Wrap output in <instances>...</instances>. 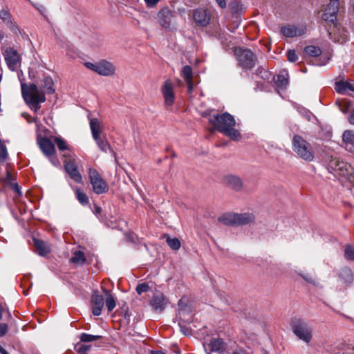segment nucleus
<instances>
[{"label": "nucleus", "mask_w": 354, "mask_h": 354, "mask_svg": "<svg viewBox=\"0 0 354 354\" xmlns=\"http://www.w3.org/2000/svg\"><path fill=\"white\" fill-rule=\"evenodd\" d=\"M209 122L215 129L232 140H239L241 138L240 133L234 129L236 122L232 115L227 113L214 115L209 119Z\"/></svg>", "instance_id": "nucleus-1"}, {"label": "nucleus", "mask_w": 354, "mask_h": 354, "mask_svg": "<svg viewBox=\"0 0 354 354\" xmlns=\"http://www.w3.org/2000/svg\"><path fill=\"white\" fill-rule=\"evenodd\" d=\"M21 93L26 102L35 112H37L40 109L39 104L46 101L44 92L39 90L35 84H31L28 87L25 84H22Z\"/></svg>", "instance_id": "nucleus-2"}, {"label": "nucleus", "mask_w": 354, "mask_h": 354, "mask_svg": "<svg viewBox=\"0 0 354 354\" xmlns=\"http://www.w3.org/2000/svg\"><path fill=\"white\" fill-rule=\"evenodd\" d=\"M292 150L301 159L312 162L315 158V152L312 145L301 136L295 135L292 138Z\"/></svg>", "instance_id": "nucleus-3"}, {"label": "nucleus", "mask_w": 354, "mask_h": 354, "mask_svg": "<svg viewBox=\"0 0 354 354\" xmlns=\"http://www.w3.org/2000/svg\"><path fill=\"white\" fill-rule=\"evenodd\" d=\"M294 334L301 340L309 344L313 339L312 328L305 322L298 319L292 323Z\"/></svg>", "instance_id": "nucleus-4"}, {"label": "nucleus", "mask_w": 354, "mask_h": 354, "mask_svg": "<svg viewBox=\"0 0 354 354\" xmlns=\"http://www.w3.org/2000/svg\"><path fill=\"white\" fill-rule=\"evenodd\" d=\"M239 65L244 69H252L256 64L257 58L254 53L248 49L241 48L235 50Z\"/></svg>", "instance_id": "nucleus-5"}, {"label": "nucleus", "mask_w": 354, "mask_h": 354, "mask_svg": "<svg viewBox=\"0 0 354 354\" xmlns=\"http://www.w3.org/2000/svg\"><path fill=\"white\" fill-rule=\"evenodd\" d=\"M88 177L93 190L95 194H102L108 192L109 186L107 183L102 178L96 169L90 168Z\"/></svg>", "instance_id": "nucleus-6"}, {"label": "nucleus", "mask_w": 354, "mask_h": 354, "mask_svg": "<svg viewBox=\"0 0 354 354\" xmlns=\"http://www.w3.org/2000/svg\"><path fill=\"white\" fill-rule=\"evenodd\" d=\"M339 3L338 0H330L322 14V19L328 24H333L335 26L337 14L339 11Z\"/></svg>", "instance_id": "nucleus-7"}, {"label": "nucleus", "mask_w": 354, "mask_h": 354, "mask_svg": "<svg viewBox=\"0 0 354 354\" xmlns=\"http://www.w3.org/2000/svg\"><path fill=\"white\" fill-rule=\"evenodd\" d=\"M3 55L9 69L15 71L20 66L21 57L17 50L8 47L4 50Z\"/></svg>", "instance_id": "nucleus-8"}, {"label": "nucleus", "mask_w": 354, "mask_h": 354, "mask_svg": "<svg viewBox=\"0 0 354 354\" xmlns=\"http://www.w3.org/2000/svg\"><path fill=\"white\" fill-rule=\"evenodd\" d=\"M193 19L201 27L207 26L211 20V13L207 9L198 8L193 11Z\"/></svg>", "instance_id": "nucleus-9"}, {"label": "nucleus", "mask_w": 354, "mask_h": 354, "mask_svg": "<svg viewBox=\"0 0 354 354\" xmlns=\"http://www.w3.org/2000/svg\"><path fill=\"white\" fill-rule=\"evenodd\" d=\"M349 165L340 160L337 157L330 156L328 160V169L330 172H337L339 175L344 176L346 174Z\"/></svg>", "instance_id": "nucleus-10"}, {"label": "nucleus", "mask_w": 354, "mask_h": 354, "mask_svg": "<svg viewBox=\"0 0 354 354\" xmlns=\"http://www.w3.org/2000/svg\"><path fill=\"white\" fill-rule=\"evenodd\" d=\"M161 92L165 100V104L167 106H171L174 103L175 95L174 88L170 80H167L161 88Z\"/></svg>", "instance_id": "nucleus-11"}, {"label": "nucleus", "mask_w": 354, "mask_h": 354, "mask_svg": "<svg viewBox=\"0 0 354 354\" xmlns=\"http://www.w3.org/2000/svg\"><path fill=\"white\" fill-rule=\"evenodd\" d=\"M223 181L227 187L234 191L239 192L243 189V181L237 176L232 174L227 175L224 176Z\"/></svg>", "instance_id": "nucleus-12"}, {"label": "nucleus", "mask_w": 354, "mask_h": 354, "mask_svg": "<svg viewBox=\"0 0 354 354\" xmlns=\"http://www.w3.org/2000/svg\"><path fill=\"white\" fill-rule=\"evenodd\" d=\"M306 28L304 26L287 25L281 28V32L286 37H299L304 35Z\"/></svg>", "instance_id": "nucleus-13"}, {"label": "nucleus", "mask_w": 354, "mask_h": 354, "mask_svg": "<svg viewBox=\"0 0 354 354\" xmlns=\"http://www.w3.org/2000/svg\"><path fill=\"white\" fill-rule=\"evenodd\" d=\"M205 349L209 354H222L225 350V345L221 339L212 338L209 344L207 346H205Z\"/></svg>", "instance_id": "nucleus-14"}, {"label": "nucleus", "mask_w": 354, "mask_h": 354, "mask_svg": "<svg viewBox=\"0 0 354 354\" xmlns=\"http://www.w3.org/2000/svg\"><path fill=\"white\" fill-rule=\"evenodd\" d=\"M64 166L66 172L76 183H81L82 176L77 171V165L74 160H66L64 161Z\"/></svg>", "instance_id": "nucleus-15"}, {"label": "nucleus", "mask_w": 354, "mask_h": 354, "mask_svg": "<svg viewBox=\"0 0 354 354\" xmlns=\"http://www.w3.org/2000/svg\"><path fill=\"white\" fill-rule=\"evenodd\" d=\"M91 302L93 314L95 316H99L101 314L102 309L104 305V299L102 295H100L97 291H95L91 296Z\"/></svg>", "instance_id": "nucleus-16"}, {"label": "nucleus", "mask_w": 354, "mask_h": 354, "mask_svg": "<svg viewBox=\"0 0 354 354\" xmlns=\"http://www.w3.org/2000/svg\"><path fill=\"white\" fill-rule=\"evenodd\" d=\"M38 144L45 156L50 157L51 156L55 155L56 149L54 144L50 140L46 138H41L38 140Z\"/></svg>", "instance_id": "nucleus-17"}, {"label": "nucleus", "mask_w": 354, "mask_h": 354, "mask_svg": "<svg viewBox=\"0 0 354 354\" xmlns=\"http://www.w3.org/2000/svg\"><path fill=\"white\" fill-rule=\"evenodd\" d=\"M172 12L167 8H162L158 14V18L160 26L165 28H169L172 19Z\"/></svg>", "instance_id": "nucleus-18"}, {"label": "nucleus", "mask_w": 354, "mask_h": 354, "mask_svg": "<svg viewBox=\"0 0 354 354\" xmlns=\"http://www.w3.org/2000/svg\"><path fill=\"white\" fill-rule=\"evenodd\" d=\"M115 71V68L114 66L107 61L103 60L97 64L96 73L99 75L109 76L113 75Z\"/></svg>", "instance_id": "nucleus-19"}, {"label": "nucleus", "mask_w": 354, "mask_h": 354, "mask_svg": "<svg viewBox=\"0 0 354 354\" xmlns=\"http://www.w3.org/2000/svg\"><path fill=\"white\" fill-rule=\"evenodd\" d=\"M335 91L340 94H346L354 97V84L348 82L339 81L335 83Z\"/></svg>", "instance_id": "nucleus-20"}, {"label": "nucleus", "mask_w": 354, "mask_h": 354, "mask_svg": "<svg viewBox=\"0 0 354 354\" xmlns=\"http://www.w3.org/2000/svg\"><path fill=\"white\" fill-rule=\"evenodd\" d=\"M150 304L156 312L161 313L165 309L167 301L162 294H157L153 297Z\"/></svg>", "instance_id": "nucleus-21"}, {"label": "nucleus", "mask_w": 354, "mask_h": 354, "mask_svg": "<svg viewBox=\"0 0 354 354\" xmlns=\"http://www.w3.org/2000/svg\"><path fill=\"white\" fill-rule=\"evenodd\" d=\"M342 142L345 148L351 151H354V131L346 130L342 134Z\"/></svg>", "instance_id": "nucleus-22"}, {"label": "nucleus", "mask_w": 354, "mask_h": 354, "mask_svg": "<svg viewBox=\"0 0 354 354\" xmlns=\"http://www.w3.org/2000/svg\"><path fill=\"white\" fill-rule=\"evenodd\" d=\"M89 124L93 139H97V137L102 136V124L98 119L91 118Z\"/></svg>", "instance_id": "nucleus-23"}, {"label": "nucleus", "mask_w": 354, "mask_h": 354, "mask_svg": "<svg viewBox=\"0 0 354 354\" xmlns=\"http://www.w3.org/2000/svg\"><path fill=\"white\" fill-rule=\"evenodd\" d=\"M181 76L185 79L187 86H188V92H191L193 89V73L192 68L189 66H185L182 68L181 71Z\"/></svg>", "instance_id": "nucleus-24"}, {"label": "nucleus", "mask_w": 354, "mask_h": 354, "mask_svg": "<svg viewBox=\"0 0 354 354\" xmlns=\"http://www.w3.org/2000/svg\"><path fill=\"white\" fill-rule=\"evenodd\" d=\"M236 225H243L253 223L255 220V216L251 213H236Z\"/></svg>", "instance_id": "nucleus-25"}, {"label": "nucleus", "mask_w": 354, "mask_h": 354, "mask_svg": "<svg viewBox=\"0 0 354 354\" xmlns=\"http://www.w3.org/2000/svg\"><path fill=\"white\" fill-rule=\"evenodd\" d=\"M236 213L232 212L225 213L218 218L219 223L229 226L236 225Z\"/></svg>", "instance_id": "nucleus-26"}, {"label": "nucleus", "mask_w": 354, "mask_h": 354, "mask_svg": "<svg viewBox=\"0 0 354 354\" xmlns=\"http://www.w3.org/2000/svg\"><path fill=\"white\" fill-rule=\"evenodd\" d=\"M0 18L12 31L17 33V31L19 30L18 28L12 23L10 15L7 10L3 9L0 11Z\"/></svg>", "instance_id": "nucleus-27"}, {"label": "nucleus", "mask_w": 354, "mask_h": 354, "mask_svg": "<svg viewBox=\"0 0 354 354\" xmlns=\"http://www.w3.org/2000/svg\"><path fill=\"white\" fill-rule=\"evenodd\" d=\"M33 242L35 249L39 255L44 256L50 252V247L46 242L36 239H33Z\"/></svg>", "instance_id": "nucleus-28"}, {"label": "nucleus", "mask_w": 354, "mask_h": 354, "mask_svg": "<svg viewBox=\"0 0 354 354\" xmlns=\"http://www.w3.org/2000/svg\"><path fill=\"white\" fill-rule=\"evenodd\" d=\"M339 278L346 284H351L353 280V274L352 270L349 268H344L340 271Z\"/></svg>", "instance_id": "nucleus-29"}, {"label": "nucleus", "mask_w": 354, "mask_h": 354, "mask_svg": "<svg viewBox=\"0 0 354 354\" xmlns=\"http://www.w3.org/2000/svg\"><path fill=\"white\" fill-rule=\"evenodd\" d=\"M98 147L104 152L106 153L108 151H112L110 145L104 136L97 137V139H94Z\"/></svg>", "instance_id": "nucleus-30"}, {"label": "nucleus", "mask_w": 354, "mask_h": 354, "mask_svg": "<svg viewBox=\"0 0 354 354\" xmlns=\"http://www.w3.org/2000/svg\"><path fill=\"white\" fill-rule=\"evenodd\" d=\"M106 297L105 299V305L109 312H111L115 307V299L114 297L109 292L105 291Z\"/></svg>", "instance_id": "nucleus-31"}, {"label": "nucleus", "mask_w": 354, "mask_h": 354, "mask_svg": "<svg viewBox=\"0 0 354 354\" xmlns=\"http://www.w3.org/2000/svg\"><path fill=\"white\" fill-rule=\"evenodd\" d=\"M71 261L74 263L83 264L86 261L84 252L80 250L75 251L71 259Z\"/></svg>", "instance_id": "nucleus-32"}, {"label": "nucleus", "mask_w": 354, "mask_h": 354, "mask_svg": "<svg viewBox=\"0 0 354 354\" xmlns=\"http://www.w3.org/2000/svg\"><path fill=\"white\" fill-rule=\"evenodd\" d=\"M304 52L307 55L311 57H317L321 55L322 50L319 47L315 46H308L304 48Z\"/></svg>", "instance_id": "nucleus-33"}, {"label": "nucleus", "mask_w": 354, "mask_h": 354, "mask_svg": "<svg viewBox=\"0 0 354 354\" xmlns=\"http://www.w3.org/2000/svg\"><path fill=\"white\" fill-rule=\"evenodd\" d=\"M287 75V74H279L277 75L276 84L278 87L281 88H284L286 87L288 83V80L286 77Z\"/></svg>", "instance_id": "nucleus-34"}, {"label": "nucleus", "mask_w": 354, "mask_h": 354, "mask_svg": "<svg viewBox=\"0 0 354 354\" xmlns=\"http://www.w3.org/2000/svg\"><path fill=\"white\" fill-rule=\"evenodd\" d=\"M76 196L78 200V201L82 205H86L88 204L89 200L87 195L82 192L80 189H76Z\"/></svg>", "instance_id": "nucleus-35"}, {"label": "nucleus", "mask_w": 354, "mask_h": 354, "mask_svg": "<svg viewBox=\"0 0 354 354\" xmlns=\"http://www.w3.org/2000/svg\"><path fill=\"white\" fill-rule=\"evenodd\" d=\"M344 257L348 261H354V248L346 245L344 248Z\"/></svg>", "instance_id": "nucleus-36"}, {"label": "nucleus", "mask_w": 354, "mask_h": 354, "mask_svg": "<svg viewBox=\"0 0 354 354\" xmlns=\"http://www.w3.org/2000/svg\"><path fill=\"white\" fill-rule=\"evenodd\" d=\"M167 243L172 250H177L180 248V242L177 238L167 236Z\"/></svg>", "instance_id": "nucleus-37"}, {"label": "nucleus", "mask_w": 354, "mask_h": 354, "mask_svg": "<svg viewBox=\"0 0 354 354\" xmlns=\"http://www.w3.org/2000/svg\"><path fill=\"white\" fill-rule=\"evenodd\" d=\"M53 86V82L50 77H46L44 78L43 87L46 89L47 93H50L54 92Z\"/></svg>", "instance_id": "nucleus-38"}, {"label": "nucleus", "mask_w": 354, "mask_h": 354, "mask_svg": "<svg viewBox=\"0 0 354 354\" xmlns=\"http://www.w3.org/2000/svg\"><path fill=\"white\" fill-rule=\"evenodd\" d=\"M102 337L101 335H93L87 333H82L80 337V339L83 342H90L98 340Z\"/></svg>", "instance_id": "nucleus-39"}, {"label": "nucleus", "mask_w": 354, "mask_h": 354, "mask_svg": "<svg viewBox=\"0 0 354 354\" xmlns=\"http://www.w3.org/2000/svg\"><path fill=\"white\" fill-rule=\"evenodd\" d=\"M55 143L57 145L58 149L60 151H64L68 149V146L66 140L60 137H55L54 139Z\"/></svg>", "instance_id": "nucleus-40"}, {"label": "nucleus", "mask_w": 354, "mask_h": 354, "mask_svg": "<svg viewBox=\"0 0 354 354\" xmlns=\"http://www.w3.org/2000/svg\"><path fill=\"white\" fill-rule=\"evenodd\" d=\"M336 104H337L339 110L344 113H346L350 107L349 102L346 100L337 101Z\"/></svg>", "instance_id": "nucleus-41"}, {"label": "nucleus", "mask_w": 354, "mask_h": 354, "mask_svg": "<svg viewBox=\"0 0 354 354\" xmlns=\"http://www.w3.org/2000/svg\"><path fill=\"white\" fill-rule=\"evenodd\" d=\"M8 156L6 147L2 143L0 140V162H4Z\"/></svg>", "instance_id": "nucleus-42"}, {"label": "nucleus", "mask_w": 354, "mask_h": 354, "mask_svg": "<svg viewBox=\"0 0 354 354\" xmlns=\"http://www.w3.org/2000/svg\"><path fill=\"white\" fill-rule=\"evenodd\" d=\"M149 290V286L147 283H143L139 284L136 287V292L138 295H141L143 292H146Z\"/></svg>", "instance_id": "nucleus-43"}, {"label": "nucleus", "mask_w": 354, "mask_h": 354, "mask_svg": "<svg viewBox=\"0 0 354 354\" xmlns=\"http://www.w3.org/2000/svg\"><path fill=\"white\" fill-rule=\"evenodd\" d=\"M76 346L77 348V351L79 354H86L91 348L90 346L84 344H77Z\"/></svg>", "instance_id": "nucleus-44"}, {"label": "nucleus", "mask_w": 354, "mask_h": 354, "mask_svg": "<svg viewBox=\"0 0 354 354\" xmlns=\"http://www.w3.org/2000/svg\"><path fill=\"white\" fill-rule=\"evenodd\" d=\"M287 57L288 61L294 62L297 59V55L294 50H288L287 53Z\"/></svg>", "instance_id": "nucleus-45"}, {"label": "nucleus", "mask_w": 354, "mask_h": 354, "mask_svg": "<svg viewBox=\"0 0 354 354\" xmlns=\"http://www.w3.org/2000/svg\"><path fill=\"white\" fill-rule=\"evenodd\" d=\"M301 277L306 281H307L310 283L314 284V285L316 284V280L312 275L307 274H303V275H301Z\"/></svg>", "instance_id": "nucleus-46"}, {"label": "nucleus", "mask_w": 354, "mask_h": 354, "mask_svg": "<svg viewBox=\"0 0 354 354\" xmlns=\"http://www.w3.org/2000/svg\"><path fill=\"white\" fill-rule=\"evenodd\" d=\"M8 326L4 323H0V337H3L8 332Z\"/></svg>", "instance_id": "nucleus-47"}, {"label": "nucleus", "mask_w": 354, "mask_h": 354, "mask_svg": "<svg viewBox=\"0 0 354 354\" xmlns=\"http://www.w3.org/2000/svg\"><path fill=\"white\" fill-rule=\"evenodd\" d=\"M240 5L238 2H233L230 5V8L232 12H238Z\"/></svg>", "instance_id": "nucleus-48"}, {"label": "nucleus", "mask_w": 354, "mask_h": 354, "mask_svg": "<svg viewBox=\"0 0 354 354\" xmlns=\"http://www.w3.org/2000/svg\"><path fill=\"white\" fill-rule=\"evenodd\" d=\"M180 331L185 335H189L191 334V330L188 327L186 326L180 325Z\"/></svg>", "instance_id": "nucleus-49"}, {"label": "nucleus", "mask_w": 354, "mask_h": 354, "mask_svg": "<svg viewBox=\"0 0 354 354\" xmlns=\"http://www.w3.org/2000/svg\"><path fill=\"white\" fill-rule=\"evenodd\" d=\"M84 65L86 66V68H88L95 72L97 71V64H95L91 62H86L84 64Z\"/></svg>", "instance_id": "nucleus-50"}, {"label": "nucleus", "mask_w": 354, "mask_h": 354, "mask_svg": "<svg viewBox=\"0 0 354 354\" xmlns=\"http://www.w3.org/2000/svg\"><path fill=\"white\" fill-rule=\"evenodd\" d=\"M160 0H145L149 7L154 6Z\"/></svg>", "instance_id": "nucleus-51"}, {"label": "nucleus", "mask_w": 354, "mask_h": 354, "mask_svg": "<svg viewBox=\"0 0 354 354\" xmlns=\"http://www.w3.org/2000/svg\"><path fill=\"white\" fill-rule=\"evenodd\" d=\"M348 120L351 124L354 125V109L351 110Z\"/></svg>", "instance_id": "nucleus-52"}, {"label": "nucleus", "mask_w": 354, "mask_h": 354, "mask_svg": "<svg viewBox=\"0 0 354 354\" xmlns=\"http://www.w3.org/2000/svg\"><path fill=\"white\" fill-rule=\"evenodd\" d=\"M215 1L221 8H225L226 7L225 0H215Z\"/></svg>", "instance_id": "nucleus-53"}, {"label": "nucleus", "mask_w": 354, "mask_h": 354, "mask_svg": "<svg viewBox=\"0 0 354 354\" xmlns=\"http://www.w3.org/2000/svg\"><path fill=\"white\" fill-rule=\"evenodd\" d=\"M232 354H247L246 351L243 349H236L233 351Z\"/></svg>", "instance_id": "nucleus-54"}, {"label": "nucleus", "mask_w": 354, "mask_h": 354, "mask_svg": "<svg viewBox=\"0 0 354 354\" xmlns=\"http://www.w3.org/2000/svg\"><path fill=\"white\" fill-rule=\"evenodd\" d=\"M12 180V176H11V174L10 173L9 170H7L6 171V182H10Z\"/></svg>", "instance_id": "nucleus-55"}, {"label": "nucleus", "mask_w": 354, "mask_h": 354, "mask_svg": "<svg viewBox=\"0 0 354 354\" xmlns=\"http://www.w3.org/2000/svg\"><path fill=\"white\" fill-rule=\"evenodd\" d=\"M350 350V347L348 346H344L343 348V354H353L348 351Z\"/></svg>", "instance_id": "nucleus-56"}, {"label": "nucleus", "mask_w": 354, "mask_h": 354, "mask_svg": "<svg viewBox=\"0 0 354 354\" xmlns=\"http://www.w3.org/2000/svg\"><path fill=\"white\" fill-rule=\"evenodd\" d=\"M50 160L51 161V162L54 165H57V158L53 156H51L50 157H48Z\"/></svg>", "instance_id": "nucleus-57"}, {"label": "nucleus", "mask_w": 354, "mask_h": 354, "mask_svg": "<svg viewBox=\"0 0 354 354\" xmlns=\"http://www.w3.org/2000/svg\"><path fill=\"white\" fill-rule=\"evenodd\" d=\"M0 353L1 354H9L1 345H0Z\"/></svg>", "instance_id": "nucleus-58"}, {"label": "nucleus", "mask_w": 354, "mask_h": 354, "mask_svg": "<svg viewBox=\"0 0 354 354\" xmlns=\"http://www.w3.org/2000/svg\"><path fill=\"white\" fill-rule=\"evenodd\" d=\"M95 210L96 214H100L102 211V209L100 207H95Z\"/></svg>", "instance_id": "nucleus-59"}, {"label": "nucleus", "mask_w": 354, "mask_h": 354, "mask_svg": "<svg viewBox=\"0 0 354 354\" xmlns=\"http://www.w3.org/2000/svg\"><path fill=\"white\" fill-rule=\"evenodd\" d=\"M345 41H346L345 37H342V39L338 40V41L340 42L341 44L344 43Z\"/></svg>", "instance_id": "nucleus-60"}, {"label": "nucleus", "mask_w": 354, "mask_h": 354, "mask_svg": "<svg viewBox=\"0 0 354 354\" xmlns=\"http://www.w3.org/2000/svg\"><path fill=\"white\" fill-rule=\"evenodd\" d=\"M28 120L29 122H37V118H32L31 120Z\"/></svg>", "instance_id": "nucleus-61"}, {"label": "nucleus", "mask_w": 354, "mask_h": 354, "mask_svg": "<svg viewBox=\"0 0 354 354\" xmlns=\"http://www.w3.org/2000/svg\"><path fill=\"white\" fill-rule=\"evenodd\" d=\"M2 311H3V308H2L1 306L0 305V320L2 318Z\"/></svg>", "instance_id": "nucleus-62"}, {"label": "nucleus", "mask_w": 354, "mask_h": 354, "mask_svg": "<svg viewBox=\"0 0 354 354\" xmlns=\"http://www.w3.org/2000/svg\"><path fill=\"white\" fill-rule=\"evenodd\" d=\"M19 187H16V190L18 192Z\"/></svg>", "instance_id": "nucleus-63"}, {"label": "nucleus", "mask_w": 354, "mask_h": 354, "mask_svg": "<svg viewBox=\"0 0 354 354\" xmlns=\"http://www.w3.org/2000/svg\"><path fill=\"white\" fill-rule=\"evenodd\" d=\"M1 78H2V75H0V81L1 80Z\"/></svg>", "instance_id": "nucleus-64"}]
</instances>
